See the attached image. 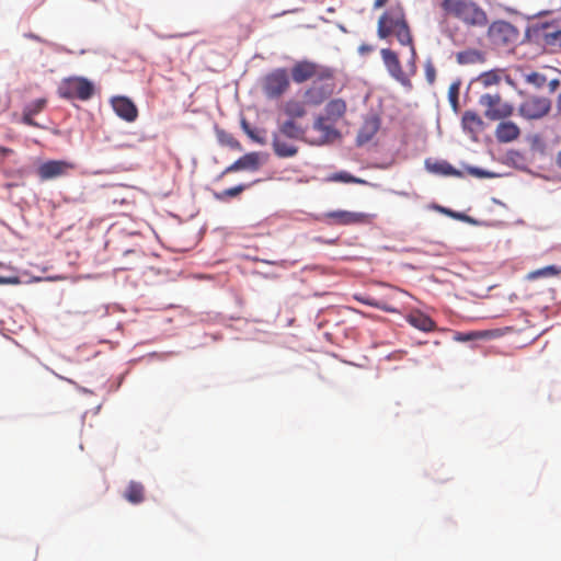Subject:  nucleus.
<instances>
[{"label": "nucleus", "instance_id": "aec40b11", "mask_svg": "<svg viewBox=\"0 0 561 561\" xmlns=\"http://www.w3.org/2000/svg\"><path fill=\"white\" fill-rule=\"evenodd\" d=\"M273 149L277 157L279 158H290L297 154L298 148L285 141L278 134L273 135Z\"/></svg>", "mask_w": 561, "mask_h": 561}, {"label": "nucleus", "instance_id": "bb28decb", "mask_svg": "<svg viewBox=\"0 0 561 561\" xmlns=\"http://www.w3.org/2000/svg\"><path fill=\"white\" fill-rule=\"evenodd\" d=\"M329 182H342V183H354V184H367L363 179L356 178L346 171H340L331 174L328 178Z\"/></svg>", "mask_w": 561, "mask_h": 561}, {"label": "nucleus", "instance_id": "473e14b6", "mask_svg": "<svg viewBox=\"0 0 561 561\" xmlns=\"http://www.w3.org/2000/svg\"><path fill=\"white\" fill-rule=\"evenodd\" d=\"M543 42L550 46L561 47V30L545 33Z\"/></svg>", "mask_w": 561, "mask_h": 561}, {"label": "nucleus", "instance_id": "2f4dec72", "mask_svg": "<svg viewBox=\"0 0 561 561\" xmlns=\"http://www.w3.org/2000/svg\"><path fill=\"white\" fill-rule=\"evenodd\" d=\"M525 80L536 88H542L547 81V78L545 75L534 71L526 75Z\"/></svg>", "mask_w": 561, "mask_h": 561}, {"label": "nucleus", "instance_id": "ddd939ff", "mask_svg": "<svg viewBox=\"0 0 561 561\" xmlns=\"http://www.w3.org/2000/svg\"><path fill=\"white\" fill-rule=\"evenodd\" d=\"M325 218L334 225H356L364 224L367 221L368 216L364 213L348 211V210H335L325 214Z\"/></svg>", "mask_w": 561, "mask_h": 561}, {"label": "nucleus", "instance_id": "f257e3e1", "mask_svg": "<svg viewBox=\"0 0 561 561\" xmlns=\"http://www.w3.org/2000/svg\"><path fill=\"white\" fill-rule=\"evenodd\" d=\"M377 35L380 39H387L393 36L401 46L409 47L410 58L407 62V67L410 68L412 75H415L417 71V53L413 34L402 5L391 7L379 16Z\"/></svg>", "mask_w": 561, "mask_h": 561}, {"label": "nucleus", "instance_id": "20e7f679", "mask_svg": "<svg viewBox=\"0 0 561 561\" xmlns=\"http://www.w3.org/2000/svg\"><path fill=\"white\" fill-rule=\"evenodd\" d=\"M291 77L296 83H302L314 78L317 81H332L334 70L312 61H298L291 68Z\"/></svg>", "mask_w": 561, "mask_h": 561}, {"label": "nucleus", "instance_id": "a878e982", "mask_svg": "<svg viewBox=\"0 0 561 561\" xmlns=\"http://www.w3.org/2000/svg\"><path fill=\"white\" fill-rule=\"evenodd\" d=\"M462 125L465 129L477 131L482 128V119L473 112H466L462 116Z\"/></svg>", "mask_w": 561, "mask_h": 561}, {"label": "nucleus", "instance_id": "f8f14e48", "mask_svg": "<svg viewBox=\"0 0 561 561\" xmlns=\"http://www.w3.org/2000/svg\"><path fill=\"white\" fill-rule=\"evenodd\" d=\"M323 82L324 83H319V81L314 80V82L306 90L305 99L307 104L314 106L320 105L333 94L334 84L327 81Z\"/></svg>", "mask_w": 561, "mask_h": 561}, {"label": "nucleus", "instance_id": "ea45409f", "mask_svg": "<svg viewBox=\"0 0 561 561\" xmlns=\"http://www.w3.org/2000/svg\"><path fill=\"white\" fill-rule=\"evenodd\" d=\"M387 2H388V0H375L374 8L375 9L382 8Z\"/></svg>", "mask_w": 561, "mask_h": 561}, {"label": "nucleus", "instance_id": "49530a36", "mask_svg": "<svg viewBox=\"0 0 561 561\" xmlns=\"http://www.w3.org/2000/svg\"><path fill=\"white\" fill-rule=\"evenodd\" d=\"M0 283H4V279H3V278H0Z\"/></svg>", "mask_w": 561, "mask_h": 561}, {"label": "nucleus", "instance_id": "c85d7f7f", "mask_svg": "<svg viewBox=\"0 0 561 561\" xmlns=\"http://www.w3.org/2000/svg\"><path fill=\"white\" fill-rule=\"evenodd\" d=\"M250 185L247 184H240L230 188H227L222 191L221 193L217 194L216 197L219 199H226V198H232L241 194L244 190H247Z\"/></svg>", "mask_w": 561, "mask_h": 561}, {"label": "nucleus", "instance_id": "a18cd8bd", "mask_svg": "<svg viewBox=\"0 0 561 561\" xmlns=\"http://www.w3.org/2000/svg\"><path fill=\"white\" fill-rule=\"evenodd\" d=\"M557 102H558V108H559V111H561V92L558 95V101Z\"/></svg>", "mask_w": 561, "mask_h": 561}, {"label": "nucleus", "instance_id": "f704fd0d", "mask_svg": "<svg viewBox=\"0 0 561 561\" xmlns=\"http://www.w3.org/2000/svg\"><path fill=\"white\" fill-rule=\"evenodd\" d=\"M425 77L428 83H434L436 78V69L431 62H427L425 65Z\"/></svg>", "mask_w": 561, "mask_h": 561}, {"label": "nucleus", "instance_id": "39448f33", "mask_svg": "<svg viewBox=\"0 0 561 561\" xmlns=\"http://www.w3.org/2000/svg\"><path fill=\"white\" fill-rule=\"evenodd\" d=\"M380 57L388 75L403 88L412 89L411 77L414 75L411 73L409 67L408 71L403 70L399 54L391 48H381Z\"/></svg>", "mask_w": 561, "mask_h": 561}, {"label": "nucleus", "instance_id": "c756f323", "mask_svg": "<svg viewBox=\"0 0 561 561\" xmlns=\"http://www.w3.org/2000/svg\"><path fill=\"white\" fill-rule=\"evenodd\" d=\"M46 99H37L24 107V112L34 116L41 113L46 106Z\"/></svg>", "mask_w": 561, "mask_h": 561}, {"label": "nucleus", "instance_id": "f3484780", "mask_svg": "<svg viewBox=\"0 0 561 561\" xmlns=\"http://www.w3.org/2000/svg\"><path fill=\"white\" fill-rule=\"evenodd\" d=\"M380 128V119L377 116L367 117L360 126L356 141L359 146L370 141Z\"/></svg>", "mask_w": 561, "mask_h": 561}, {"label": "nucleus", "instance_id": "58836bf2", "mask_svg": "<svg viewBox=\"0 0 561 561\" xmlns=\"http://www.w3.org/2000/svg\"><path fill=\"white\" fill-rule=\"evenodd\" d=\"M243 127L245 133L254 140H256L260 144H264V141L257 137L254 136L253 131L249 128V126L243 122Z\"/></svg>", "mask_w": 561, "mask_h": 561}, {"label": "nucleus", "instance_id": "6ab92c4d", "mask_svg": "<svg viewBox=\"0 0 561 561\" xmlns=\"http://www.w3.org/2000/svg\"><path fill=\"white\" fill-rule=\"evenodd\" d=\"M519 135V127L513 122H502L497 125L495 130L496 139L500 142H511L517 139Z\"/></svg>", "mask_w": 561, "mask_h": 561}, {"label": "nucleus", "instance_id": "5701e85b", "mask_svg": "<svg viewBox=\"0 0 561 561\" xmlns=\"http://www.w3.org/2000/svg\"><path fill=\"white\" fill-rule=\"evenodd\" d=\"M124 497L131 504H139L145 500V488L141 483L130 481L127 485Z\"/></svg>", "mask_w": 561, "mask_h": 561}, {"label": "nucleus", "instance_id": "423d86ee", "mask_svg": "<svg viewBox=\"0 0 561 561\" xmlns=\"http://www.w3.org/2000/svg\"><path fill=\"white\" fill-rule=\"evenodd\" d=\"M94 92L93 84L85 78L75 77L65 79L58 88L61 98L71 100H89Z\"/></svg>", "mask_w": 561, "mask_h": 561}, {"label": "nucleus", "instance_id": "c9c22d12", "mask_svg": "<svg viewBox=\"0 0 561 561\" xmlns=\"http://www.w3.org/2000/svg\"><path fill=\"white\" fill-rule=\"evenodd\" d=\"M479 334L476 333V332H470V333H458L456 335V340L457 341H460V342H467V341H472L474 340Z\"/></svg>", "mask_w": 561, "mask_h": 561}, {"label": "nucleus", "instance_id": "412c9836", "mask_svg": "<svg viewBox=\"0 0 561 561\" xmlns=\"http://www.w3.org/2000/svg\"><path fill=\"white\" fill-rule=\"evenodd\" d=\"M456 60L459 65L483 64L485 61V55L479 49L470 48L457 53Z\"/></svg>", "mask_w": 561, "mask_h": 561}, {"label": "nucleus", "instance_id": "b1692460", "mask_svg": "<svg viewBox=\"0 0 561 561\" xmlns=\"http://www.w3.org/2000/svg\"><path fill=\"white\" fill-rule=\"evenodd\" d=\"M561 276V266L557 265H548L535 271H531L527 274L526 278L528 280H535L541 277H556Z\"/></svg>", "mask_w": 561, "mask_h": 561}, {"label": "nucleus", "instance_id": "0eeeda50", "mask_svg": "<svg viewBox=\"0 0 561 561\" xmlns=\"http://www.w3.org/2000/svg\"><path fill=\"white\" fill-rule=\"evenodd\" d=\"M290 85L288 72L285 68H277L268 72L262 80V90L268 99L280 98Z\"/></svg>", "mask_w": 561, "mask_h": 561}, {"label": "nucleus", "instance_id": "9d476101", "mask_svg": "<svg viewBox=\"0 0 561 561\" xmlns=\"http://www.w3.org/2000/svg\"><path fill=\"white\" fill-rule=\"evenodd\" d=\"M490 41L496 46H506L518 37V31L506 21H494L488 30Z\"/></svg>", "mask_w": 561, "mask_h": 561}, {"label": "nucleus", "instance_id": "dca6fc26", "mask_svg": "<svg viewBox=\"0 0 561 561\" xmlns=\"http://www.w3.org/2000/svg\"><path fill=\"white\" fill-rule=\"evenodd\" d=\"M260 167V159L259 154L256 152H251L242 156L237 161H234L232 164L227 167L225 171L222 172V175L237 172L240 170H251L256 171Z\"/></svg>", "mask_w": 561, "mask_h": 561}, {"label": "nucleus", "instance_id": "e433bc0d", "mask_svg": "<svg viewBox=\"0 0 561 561\" xmlns=\"http://www.w3.org/2000/svg\"><path fill=\"white\" fill-rule=\"evenodd\" d=\"M22 123L28 126L38 127L39 125L33 119V116L23 111Z\"/></svg>", "mask_w": 561, "mask_h": 561}, {"label": "nucleus", "instance_id": "79ce46f5", "mask_svg": "<svg viewBox=\"0 0 561 561\" xmlns=\"http://www.w3.org/2000/svg\"><path fill=\"white\" fill-rule=\"evenodd\" d=\"M559 85V80L554 79L550 82L551 90L556 89Z\"/></svg>", "mask_w": 561, "mask_h": 561}, {"label": "nucleus", "instance_id": "9b49d317", "mask_svg": "<svg viewBox=\"0 0 561 561\" xmlns=\"http://www.w3.org/2000/svg\"><path fill=\"white\" fill-rule=\"evenodd\" d=\"M76 165L65 160H49L42 163L37 169V174L42 181H48L55 178L64 176L73 170Z\"/></svg>", "mask_w": 561, "mask_h": 561}, {"label": "nucleus", "instance_id": "393cba45", "mask_svg": "<svg viewBox=\"0 0 561 561\" xmlns=\"http://www.w3.org/2000/svg\"><path fill=\"white\" fill-rule=\"evenodd\" d=\"M358 301H360L364 305L375 307L377 309H380L382 311L389 312V313H398L399 310L391 304L385 301V300H376L374 298H357Z\"/></svg>", "mask_w": 561, "mask_h": 561}, {"label": "nucleus", "instance_id": "7ed1b4c3", "mask_svg": "<svg viewBox=\"0 0 561 561\" xmlns=\"http://www.w3.org/2000/svg\"><path fill=\"white\" fill-rule=\"evenodd\" d=\"M346 111L347 104L341 98L332 99L327 103L324 114L319 115L313 123V129L321 134L322 144L333 141L340 137V131L335 125L344 117Z\"/></svg>", "mask_w": 561, "mask_h": 561}, {"label": "nucleus", "instance_id": "6e6552de", "mask_svg": "<svg viewBox=\"0 0 561 561\" xmlns=\"http://www.w3.org/2000/svg\"><path fill=\"white\" fill-rule=\"evenodd\" d=\"M479 103L483 106L484 116L491 121L506 118L513 114L514 107L504 102L500 94H483L479 99Z\"/></svg>", "mask_w": 561, "mask_h": 561}, {"label": "nucleus", "instance_id": "cd10ccee", "mask_svg": "<svg viewBox=\"0 0 561 561\" xmlns=\"http://www.w3.org/2000/svg\"><path fill=\"white\" fill-rule=\"evenodd\" d=\"M478 81L484 87L489 88L491 85H496L501 81V76L497 70H490L481 73L478 77Z\"/></svg>", "mask_w": 561, "mask_h": 561}, {"label": "nucleus", "instance_id": "f03ea898", "mask_svg": "<svg viewBox=\"0 0 561 561\" xmlns=\"http://www.w3.org/2000/svg\"><path fill=\"white\" fill-rule=\"evenodd\" d=\"M440 8L447 16L460 21L467 27H484L489 19L485 10L473 0H443Z\"/></svg>", "mask_w": 561, "mask_h": 561}, {"label": "nucleus", "instance_id": "7c9ffc66", "mask_svg": "<svg viewBox=\"0 0 561 561\" xmlns=\"http://www.w3.org/2000/svg\"><path fill=\"white\" fill-rule=\"evenodd\" d=\"M459 90H460L459 81L451 83L448 89V100L455 111H457V108H458Z\"/></svg>", "mask_w": 561, "mask_h": 561}, {"label": "nucleus", "instance_id": "a19ab883", "mask_svg": "<svg viewBox=\"0 0 561 561\" xmlns=\"http://www.w3.org/2000/svg\"><path fill=\"white\" fill-rule=\"evenodd\" d=\"M12 152H13L12 149L0 146V154L7 156V154H10Z\"/></svg>", "mask_w": 561, "mask_h": 561}, {"label": "nucleus", "instance_id": "4468645a", "mask_svg": "<svg viewBox=\"0 0 561 561\" xmlns=\"http://www.w3.org/2000/svg\"><path fill=\"white\" fill-rule=\"evenodd\" d=\"M114 112L126 122H135L138 117V110L134 102L126 96H115L112 99Z\"/></svg>", "mask_w": 561, "mask_h": 561}, {"label": "nucleus", "instance_id": "2eb2a0df", "mask_svg": "<svg viewBox=\"0 0 561 561\" xmlns=\"http://www.w3.org/2000/svg\"><path fill=\"white\" fill-rule=\"evenodd\" d=\"M405 319L409 324L422 332H433L436 330L435 321L419 309L410 311Z\"/></svg>", "mask_w": 561, "mask_h": 561}, {"label": "nucleus", "instance_id": "1a4fd4ad", "mask_svg": "<svg viewBox=\"0 0 561 561\" xmlns=\"http://www.w3.org/2000/svg\"><path fill=\"white\" fill-rule=\"evenodd\" d=\"M551 110V101L546 96L531 95L518 106V114L525 119H540Z\"/></svg>", "mask_w": 561, "mask_h": 561}, {"label": "nucleus", "instance_id": "37998d69", "mask_svg": "<svg viewBox=\"0 0 561 561\" xmlns=\"http://www.w3.org/2000/svg\"><path fill=\"white\" fill-rule=\"evenodd\" d=\"M557 165L561 168V150L558 152L556 158Z\"/></svg>", "mask_w": 561, "mask_h": 561}, {"label": "nucleus", "instance_id": "4be33fe9", "mask_svg": "<svg viewBox=\"0 0 561 561\" xmlns=\"http://www.w3.org/2000/svg\"><path fill=\"white\" fill-rule=\"evenodd\" d=\"M283 111L288 119L296 121L307 114L306 105L301 101L288 100L283 105Z\"/></svg>", "mask_w": 561, "mask_h": 561}, {"label": "nucleus", "instance_id": "72a5a7b5", "mask_svg": "<svg viewBox=\"0 0 561 561\" xmlns=\"http://www.w3.org/2000/svg\"><path fill=\"white\" fill-rule=\"evenodd\" d=\"M436 169L442 172L443 174H446V175H455V174H459L451 164L447 163V162H443V163H439L436 165Z\"/></svg>", "mask_w": 561, "mask_h": 561}, {"label": "nucleus", "instance_id": "4c0bfd02", "mask_svg": "<svg viewBox=\"0 0 561 561\" xmlns=\"http://www.w3.org/2000/svg\"><path fill=\"white\" fill-rule=\"evenodd\" d=\"M375 47L373 45H369V44H362L359 47H358V53L360 55H367L371 51H374Z\"/></svg>", "mask_w": 561, "mask_h": 561}, {"label": "nucleus", "instance_id": "a211bd4d", "mask_svg": "<svg viewBox=\"0 0 561 561\" xmlns=\"http://www.w3.org/2000/svg\"><path fill=\"white\" fill-rule=\"evenodd\" d=\"M280 137H287L294 140H302L306 135V128L298 124L294 119H286L278 126V133Z\"/></svg>", "mask_w": 561, "mask_h": 561}, {"label": "nucleus", "instance_id": "c03bdc74", "mask_svg": "<svg viewBox=\"0 0 561 561\" xmlns=\"http://www.w3.org/2000/svg\"><path fill=\"white\" fill-rule=\"evenodd\" d=\"M229 145L231 147H239V142L237 140H234V139L229 140Z\"/></svg>", "mask_w": 561, "mask_h": 561}]
</instances>
